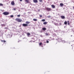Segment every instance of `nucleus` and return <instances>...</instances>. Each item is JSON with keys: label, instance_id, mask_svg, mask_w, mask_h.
I'll use <instances>...</instances> for the list:
<instances>
[{"label": "nucleus", "instance_id": "a878e982", "mask_svg": "<svg viewBox=\"0 0 74 74\" xmlns=\"http://www.w3.org/2000/svg\"><path fill=\"white\" fill-rule=\"evenodd\" d=\"M48 18H51V16H48Z\"/></svg>", "mask_w": 74, "mask_h": 74}, {"label": "nucleus", "instance_id": "f8f14e48", "mask_svg": "<svg viewBox=\"0 0 74 74\" xmlns=\"http://www.w3.org/2000/svg\"><path fill=\"white\" fill-rule=\"evenodd\" d=\"M27 34V36L28 37H29V36H30V33H28Z\"/></svg>", "mask_w": 74, "mask_h": 74}, {"label": "nucleus", "instance_id": "20e7f679", "mask_svg": "<svg viewBox=\"0 0 74 74\" xmlns=\"http://www.w3.org/2000/svg\"><path fill=\"white\" fill-rule=\"evenodd\" d=\"M11 4L12 5H15V3L14 2V1H13L11 2Z\"/></svg>", "mask_w": 74, "mask_h": 74}, {"label": "nucleus", "instance_id": "c9c22d12", "mask_svg": "<svg viewBox=\"0 0 74 74\" xmlns=\"http://www.w3.org/2000/svg\"><path fill=\"white\" fill-rule=\"evenodd\" d=\"M5 29H8V28H7V27H6V28H5Z\"/></svg>", "mask_w": 74, "mask_h": 74}, {"label": "nucleus", "instance_id": "6e6552de", "mask_svg": "<svg viewBox=\"0 0 74 74\" xmlns=\"http://www.w3.org/2000/svg\"><path fill=\"white\" fill-rule=\"evenodd\" d=\"M42 30L44 31H45L46 30V28L45 27H44L42 28Z\"/></svg>", "mask_w": 74, "mask_h": 74}, {"label": "nucleus", "instance_id": "9b49d317", "mask_svg": "<svg viewBox=\"0 0 74 74\" xmlns=\"http://www.w3.org/2000/svg\"><path fill=\"white\" fill-rule=\"evenodd\" d=\"M25 1L27 3H29V0H25Z\"/></svg>", "mask_w": 74, "mask_h": 74}, {"label": "nucleus", "instance_id": "2eb2a0df", "mask_svg": "<svg viewBox=\"0 0 74 74\" xmlns=\"http://www.w3.org/2000/svg\"><path fill=\"white\" fill-rule=\"evenodd\" d=\"M67 22L66 21H65L64 22V25H67Z\"/></svg>", "mask_w": 74, "mask_h": 74}, {"label": "nucleus", "instance_id": "cd10ccee", "mask_svg": "<svg viewBox=\"0 0 74 74\" xmlns=\"http://www.w3.org/2000/svg\"><path fill=\"white\" fill-rule=\"evenodd\" d=\"M47 43H49V41L48 40H47Z\"/></svg>", "mask_w": 74, "mask_h": 74}, {"label": "nucleus", "instance_id": "f3484780", "mask_svg": "<svg viewBox=\"0 0 74 74\" xmlns=\"http://www.w3.org/2000/svg\"><path fill=\"white\" fill-rule=\"evenodd\" d=\"M26 23H27V24H29V23H30V22H28V21H26Z\"/></svg>", "mask_w": 74, "mask_h": 74}, {"label": "nucleus", "instance_id": "473e14b6", "mask_svg": "<svg viewBox=\"0 0 74 74\" xmlns=\"http://www.w3.org/2000/svg\"><path fill=\"white\" fill-rule=\"evenodd\" d=\"M3 41H4V40H1V42H3Z\"/></svg>", "mask_w": 74, "mask_h": 74}, {"label": "nucleus", "instance_id": "7c9ffc66", "mask_svg": "<svg viewBox=\"0 0 74 74\" xmlns=\"http://www.w3.org/2000/svg\"><path fill=\"white\" fill-rule=\"evenodd\" d=\"M40 37H43V36H42V35H41L40 36Z\"/></svg>", "mask_w": 74, "mask_h": 74}, {"label": "nucleus", "instance_id": "c85d7f7f", "mask_svg": "<svg viewBox=\"0 0 74 74\" xmlns=\"http://www.w3.org/2000/svg\"><path fill=\"white\" fill-rule=\"evenodd\" d=\"M2 26H5V24H2Z\"/></svg>", "mask_w": 74, "mask_h": 74}, {"label": "nucleus", "instance_id": "f704fd0d", "mask_svg": "<svg viewBox=\"0 0 74 74\" xmlns=\"http://www.w3.org/2000/svg\"><path fill=\"white\" fill-rule=\"evenodd\" d=\"M20 1H22V0H20Z\"/></svg>", "mask_w": 74, "mask_h": 74}, {"label": "nucleus", "instance_id": "4c0bfd02", "mask_svg": "<svg viewBox=\"0 0 74 74\" xmlns=\"http://www.w3.org/2000/svg\"><path fill=\"white\" fill-rule=\"evenodd\" d=\"M73 9H74V6L73 7Z\"/></svg>", "mask_w": 74, "mask_h": 74}, {"label": "nucleus", "instance_id": "2f4dec72", "mask_svg": "<svg viewBox=\"0 0 74 74\" xmlns=\"http://www.w3.org/2000/svg\"><path fill=\"white\" fill-rule=\"evenodd\" d=\"M3 42H6V41H5V40H3Z\"/></svg>", "mask_w": 74, "mask_h": 74}, {"label": "nucleus", "instance_id": "393cba45", "mask_svg": "<svg viewBox=\"0 0 74 74\" xmlns=\"http://www.w3.org/2000/svg\"><path fill=\"white\" fill-rule=\"evenodd\" d=\"M42 45V43H40L39 44V45Z\"/></svg>", "mask_w": 74, "mask_h": 74}, {"label": "nucleus", "instance_id": "aec40b11", "mask_svg": "<svg viewBox=\"0 0 74 74\" xmlns=\"http://www.w3.org/2000/svg\"><path fill=\"white\" fill-rule=\"evenodd\" d=\"M10 17L11 18H13V17H14V16L13 15H11L10 16Z\"/></svg>", "mask_w": 74, "mask_h": 74}, {"label": "nucleus", "instance_id": "bb28decb", "mask_svg": "<svg viewBox=\"0 0 74 74\" xmlns=\"http://www.w3.org/2000/svg\"><path fill=\"white\" fill-rule=\"evenodd\" d=\"M40 18H42V15H40Z\"/></svg>", "mask_w": 74, "mask_h": 74}, {"label": "nucleus", "instance_id": "a19ab883", "mask_svg": "<svg viewBox=\"0 0 74 74\" xmlns=\"http://www.w3.org/2000/svg\"><path fill=\"white\" fill-rule=\"evenodd\" d=\"M71 46H72V45H71Z\"/></svg>", "mask_w": 74, "mask_h": 74}, {"label": "nucleus", "instance_id": "f03ea898", "mask_svg": "<svg viewBox=\"0 0 74 74\" xmlns=\"http://www.w3.org/2000/svg\"><path fill=\"white\" fill-rule=\"evenodd\" d=\"M3 14L4 15H9V12H4Z\"/></svg>", "mask_w": 74, "mask_h": 74}, {"label": "nucleus", "instance_id": "72a5a7b5", "mask_svg": "<svg viewBox=\"0 0 74 74\" xmlns=\"http://www.w3.org/2000/svg\"><path fill=\"white\" fill-rule=\"evenodd\" d=\"M60 25H62V23H60Z\"/></svg>", "mask_w": 74, "mask_h": 74}, {"label": "nucleus", "instance_id": "c756f323", "mask_svg": "<svg viewBox=\"0 0 74 74\" xmlns=\"http://www.w3.org/2000/svg\"><path fill=\"white\" fill-rule=\"evenodd\" d=\"M13 10L14 11H15V10H16V9L15 8H14Z\"/></svg>", "mask_w": 74, "mask_h": 74}, {"label": "nucleus", "instance_id": "f257e3e1", "mask_svg": "<svg viewBox=\"0 0 74 74\" xmlns=\"http://www.w3.org/2000/svg\"><path fill=\"white\" fill-rule=\"evenodd\" d=\"M15 21H16L18 22H21L22 21V20L21 19H20V18H16L15 19Z\"/></svg>", "mask_w": 74, "mask_h": 74}, {"label": "nucleus", "instance_id": "4468645a", "mask_svg": "<svg viewBox=\"0 0 74 74\" xmlns=\"http://www.w3.org/2000/svg\"><path fill=\"white\" fill-rule=\"evenodd\" d=\"M33 20L34 21H37V19L36 18H34L33 19Z\"/></svg>", "mask_w": 74, "mask_h": 74}, {"label": "nucleus", "instance_id": "a211bd4d", "mask_svg": "<svg viewBox=\"0 0 74 74\" xmlns=\"http://www.w3.org/2000/svg\"><path fill=\"white\" fill-rule=\"evenodd\" d=\"M42 22H45V19H42Z\"/></svg>", "mask_w": 74, "mask_h": 74}, {"label": "nucleus", "instance_id": "4be33fe9", "mask_svg": "<svg viewBox=\"0 0 74 74\" xmlns=\"http://www.w3.org/2000/svg\"><path fill=\"white\" fill-rule=\"evenodd\" d=\"M68 25H70V23H69V21H68Z\"/></svg>", "mask_w": 74, "mask_h": 74}, {"label": "nucleus", "instance_id": "412c9836", "mask_svg": "<svg viewBox=\"0 0 74 74\" xmlns=\"http://www.w3.org/2000/svg\"><path fill=\"white\" fill-rule=\"evenodd\" d=\"M20 16H21L20 15H17V16H18V17H20Z\"/></svg>", "mask_w": 74, "mask_h": 74}, {"label": "nucleus", "instance_id": "6ab92c4d", "mask_svg": "<svg viewBox=\"0 0 74 74\" xmlns=\"http://www.w3.org/2000/svg\"><path fill=\"white\" fill-rule=\"evenodd\" d=\"M3 4L2 3H0V6H3Z\"/></svg>", "mask_w": 74, "mask_h": 74}, {"label": "nucleus", "instance_id": "1a4fd4ad", "mask_svg": "<svg viewBox=\"0 0 74 74\" xmlns=\"http://www.w3.org/2000/svg\"><path fill=\"white\" fill-rule=\"evenodd\" d=\"M60 41H61L63 43H65V41L64 40H60Z\"/></svg>", "mask_w": 74, "mask_h": 74}, {"label": "nucleus", "instance_id": "dca6fc26", "mask_svg": "<svg viewBox=\"0 0 74 74\" xmlns=\"http://www.w3.org/2000/svg\"><path fill=\"white\" fill-rule=\"evenodd\" d=\"M60 5L62 7V6H63V4L62 3H60Z\"/></svg>", "mask_w": 74, "mask_h": 74}, {"label": "nucleus", "instance_id": "423d86ee", "mask_svg": "<svg viewBox=\"0 0 74 74\" xmlns=\"http://www.w3.org/2000/svg\"><path fill=\"white\" fill-rule=\"evenodd\" d=\"M61 18H62V19H65V16H61Z\"/></svg>", "mask_w": 74, "mask_h": 74}, {"label": "nucleus", "instance_id": "ddd939ff", "mask_svg": "<svg viewBox=\"0 0 74 74\" xmlns=\"http://www.w3.org/2000/svg\"><path fill=\"white\" fill-rule=\"evenodd\" d=\"M47 22H45L43 23V25H47Z\"/></svg>", "mask_w": 74, "mask_h": 74}, {"label": "nucleus", "instance_id": "39448f33", "mask_svg": "<svg viewBox=\"0 0 74 74\" xmlns=\"http://www.w3.org/2000/svg\"><path fill=\"white\" fill-rule=\"evenodd\" d=\"M33 1L34 3H38V1L37 0H33Z\"/></svg>", "mask_w": 74, "mask_h": 74}, {"label": "nucleus", "instance_id": "ea45409f", "mask_svg": "<svg viewBox=\"0 0 74 74\" xmlns=\"http://www.w3.org/2000/svg\"><path fill=\"white\" fill-rule=\"evenodd\" d=\"M18 42H19V41H18Z\"/></svg>", "mask_w": 74, "mask_h": 74}, {"label": "nucleus", "instance_id": "9d476101", "mask_svg": "<svg viewBox=\"0 0 74 74\" xmlns=\"http://www.w3.org/2000/svg\"><path fill=\"white\" fill-rule=\"evenodd\" d=\"M51 7L53 8H55V6L54 5H51Z\"/></svg>", "mask_w": 74, "mask_h": 74}, {"label": "nucleus", "instance_id": "58836bf2", "mask_svg": "<svg viewBox=\"0 0 74 74\" xmlns=\"http://www.w3.org/2000/svg\"><path fill=\"white\" fill-rule=\"evenodd\" d=\"M71 37H72V35H71Z\"/></svg>", "mask_w": 74, "mask_h": 74}, {"label": "nucleus", "instance_id": "5701e85b", "mask_svg": "<svg viewBox=\"0 0 74 74\" xmlns=\"http://www.w3.org/2000/svg\"><path fill=\"white\" fill-rule=\"evenodd\" d=\"M40 2H42V0H39Z\"/></svg>", "mask_w": 74, "mask_h": 74}, {"label": "nucleus", "instance_id": "e433bc0d", "mask_svg": "<svg viewBox=\"0 0 74 74\" xmlns=\"http://www.w3.org/2000/svg\"><path fill=\"white\" fill-rule=\"evenodd\" d=\"M10 37V38H11V36H10V37Z\"/></svg>", "mask_w": 74, "mask_h": 74}, {"label": "nucleus", "instance_id": "0eeeda50", "mask_svg": "<svg viewBox=\"0 0 74 74\" xmlns=\"http://www.w3.org/2000/svg\"><path fill=\"white\" fill-rule=\"evenodd\" d=\"M28 25H27V24H23V26H28Z\"/></svg>", "mask_w": 74, "mask_h": 74}, {"label": "nucleus", "instance_id": "b1692460", "mask_svg": "<svg viewBox=\"0 0 74 74\" xmlns=\"http://www.w3.org/2000/svg\"><path fill=\"white\" fill-rule=\"evenodd\" d=\"M45 34H46V36H48V35H48V34L47 33H46Z\"/></svg>", "mask_w": 74, "mask_h": 74}, {"label": "nucleus", "instance_id": "7ed1b4c3", "mask_svg": "<svg viewBox=\"0 0 74 74\" xmlns=\"http://www.w3.org/2000/svg\"><path fill=\"white\" fill-rule=\"evenodd\" d=\"M46 10L48 11H51V9L50 8H46Z\"/></svg>", "mask_w": 74, "mask_h": 74}]
</instances>
